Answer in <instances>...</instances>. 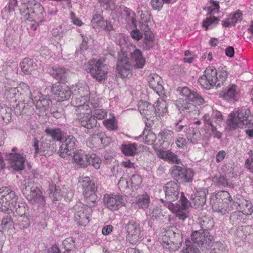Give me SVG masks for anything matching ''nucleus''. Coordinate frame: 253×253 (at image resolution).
I'll use <instances>...</instances> for the list:
<instances>
[{
    "instance_id": "nucleus-1",
    "label": "nucleus",
    "mask_w": 253,
    "mask_h": 253,
    "mask_svg": "<svg viewBox=\"0 0 253 253\" xmlns=\"http://www.w3.org/2000/svg\"><path fill=\"white\" fill-rule=\"evenodd\" d=\"M213 243V236L209 231H195L191 235V240L185 241L186 247H183V253H201L197 246L204 251L211 249Z\"/></svg>"
},
{
    "instance_id": "nucleus-2",
    "label": "nucleus",
    "mask_w": 253,
    "mask_h": 253,
    "mask_svg": "<svg viewBox=\"0 0 253 253\" xmlns=\"http://www.w3.org/2000/svg\"><path fill=\"white\" fill-rule=\"evenodd\" d=\"M177 91L186 99L192 102L195 105L188 102L182 99H178L175 103L176 107L181 114L187 115L196 111V105H200L204 103V99L197 92L191 90L188 87H179Z\"/></svg>"
},
{
    "instance_id": "nucleus-3",
    "label": "nucleus",
    "mask_w": 253,
    "mask_h": 253,
    "mask_svg": "<svg viewBox=\"0 0 253 253\" xmlns=\"http://www.w3.org/2000/svg\"><path fill=\"white\" fill-rule=\"evenodd\" d=\"M21 189L23 195L31 204L37 205L38 207L45 206V198L40 189L32 180L24 179L21 183Z\"/></svg>"
},
{
    "instance_id": "nucleus-4",
    "label": "nucleus",
    "mask_w": 253,
    "mask_h": 253,
    "mask_svg": "<svg viewBox=\"0 0 253 253\" xmlns=\"http://www.w3.org/2000/svg\"><path fill=\"white\" fill-rule=\"evenodd\" d=\"M205 126L204 137L207 139H210L212 136L218 139L222 137V133L217 130L216 126L214 123L219 124L223 119L221 113L218 111L213 112L211 116L209 114H205L202 118Z\"/></svg>"
},
{
    "instance_id": "nucleus-5",
    "label": "nucleus",
    "mask_w": 253,
    "mask_h": 253,
    "mask_svg": "<svg viewBox=\"0 0 253 253\" xmlns=\"http://www.w3.org/2000/svg\"><path fill=\"white\" fill-rule=\"evenodd\" d=\"M105 59L96 60L92 59L89 60L85 65V70L89 73L91 77L98 82L101 83L107 79L108 68L106 65L103 64Z\"/></svg>"
},
{
    "instance_id": "nucleus-6",
    "label": "nucleus",
    "mask_w": 253,
    "mask_h": 253,
    "mask_svg": "<svg viewBox=\"0 0 253 253\" xmlns=\"http://www.w3.org/2000/svg\"><path fill=\"white\" fill-rule=\"evenodd\" d=\"M249 113L247 110L243 109L231 113L226 121L229 130H234L238 127L243 128L250 124L248 120Z\"/></svg>"
},
{
    "instance_id": "nucleus-7",
    "label": "nucleus",
    "mask_w": 253,
    "mask_h": 253,
    "mask_svg": "<svg viewBox=\"0 0 253 253\" xmlns=\"http://www.w3.org/2000/svg\"><path fill=\"white\" fill-rule=\"evenodd\" d=\"M125 228L127 233L126 239L132 244H136L142 237V230L138 221L135 219H124Z\"/></svg>"
},
{
    "instance_id": "nucleus-8",
    "label": "nucleus",
    "mask_w": 253,
    "mask_h": 253,
    "mask_svg": "<svg viewBox=\"0 0 253 253\" xmlns=\"http://www.w3.org/2000/svg\"><path fill=\"white\" fill-rule=\"evenodd\" d=\"M217 72L213 66L208 67L204 74L199 78L198 82L203 88L210 89L214 86H219L217 81Z\"/></svg>"
},
{
    "instance_id": "nucleus-9",
    "label": "nucleus",
    "mask_w": 253,
    "mask_h": 253,
    "mask_svg": "<svg viewBox=\"0 0 253 253\" xmlns=\"http://www.w3.org/2000/svg\"><path fill=\"white\" fill-rule=\"evenodd\" d=\"M219 1L211 0V5L208 7V14L210 15L203 22V26L206 30L211 29L215 27L218 23L219 19L214 16L219 11Z\"/></svg>"
},
{
    "instance_id": "nucleus-10",
    "label": "nucleus",
    "mask_w": 253,
    "mask_h": 253,
    "mask_svg": "<svg viewBox=\"0 0 253 253\" xmlns=\"http://www.w3.org/2000/svg\"><path fill=\"white\" fill-rule=\"evenodd\" d=\"M127 54L121 50L118 54L117 69L119 74L123 78H127L130 74L132 65L128 63Z\"/></svg>"
},
{
    "instance_id": "nucleus-11",
    "label": "nucleus",
    "mask_w": 253,
    "mask_h": 253,
    "mask_svg": "<svg viewBox=\"0 0 253 253\" xmlns=\"http://www.w3.org/2000/svg\"><path fill=\"white\" fill-rule=\"evenodd\" d=\"M77 143V139L74 136H68L60 146L58 152L59 155L63 158H68L72 153H74Z\"/></svg>"
},
{
    "instance_id": "nucleus-12",
    "label": "nucleus",
    "mask_w": 253,
    "mask_h": 253,
    "mask_svg": "<svg viewBox=\"0 0 253 253\" xmlns=\"http://www.w3.org/2000/svg\"><path fill=\"white\" fill-rule=\"evenodd\" d=\"M25 19L29 21H34V22L42 23L46 21V14L44 8L40 3L36 4V6L31 12L26 13Z\"/></svg>"
},
{
    "instance_id": "nucleus-13",
    "label": "nucleus",
    "mask_w": 253,
    "mask_h": 253,
    "mask_svg": "<svg viewBox=\"0 0 253 253\" xmlns=\"http://www.w3.org/2000/svg\"><path fill=\"white\" fill-rule=\"evenodd\" d=\"M6 154L11 168L17 171L24 169L26 158L23 154L18 153H6Z\"/></svg>"
},
{
    "instance_id": "nucleus-14",
    "label": "nucleus",
    "mask_w": 253,
    "mask_h": 253,
    "mask_svg": "<svg viewBox=\"0 0 253 253\" xmlns=\"http://www.w3.org/2000/svg\"><path fill=\"white\" fill-rule=\"evenodd\" d=\"M104 202L111 211L117 210L125 205L123 197L119 194L106 195L104 197Z\"/></svg>"
},
{
    "instance_id": "nucleus-15",
    "label": "nucleus",
    "mask_w": 253,
    "mask_h": 253,
    "mask_svg": "<svg viewBox=\"0 0 253 253\" xmlns=\"http://www.w3.org/2000/svg\"><path fill=\"white\" fill-rule=\"evenodd\" d=\"M51 90L58 97L59 101L69 99L71 95L70 88L65 84L57 82L52 86Z\"/></svg>"
},
{
    "instance_id": "nucleus-16",
    "label": "nucleus",
    "mask_w": 253,
    "mask_h": 253,
    "mask_svg": "<svg viewBox=\"0 0 253 253\" xmlns=\"http://www.w3.org/2000/svg\"><path fill=\"white\" fill-rule=\"evenodd\" d=\"M48 73L52 78L62 84L67 82L70 70L64 67L54 66L48 69Z\"/></svg>"
},
{
    "instance_id": "nucleus-17",
    "label": "nucleus",
    "mask_w": 253,
    "mask_h": 253,
    "mask_svg": "<svg viewBox=\"0 0 253 253\" xmlns=\"http://www.w3.org/2000/svg\"><path fill=\"white\" fill-rule=\"evenodd\" d=\"M92 212V210L90 207H82L75 212V221L79 225L85 226L89 222Z\"/></svg>"
},
{
    "instance_id": "nucleus-18",
    "label": "nucleus",
    "mask_w": 253,
    "mask_h": 253,
    "mask_svg": "<svg viewBox=\"0 0 253 253\" xmlns=\"http://www.w3.org/2000/svg\"><path fill=\"white\" fill-rule=\"evenodd\" d=\"M73 163L80 168H85L89 165V154L81 149L76 150L73 153Z\"/></svg>"
},
{
    "instance_id": "nucleus-19",
    "label": "nucleus",
    "mask_w": 253,
    "mask_h": 253,
    "mask_svg": "<svg viewBox=\"0 0 253 253\" xmlns=\"http://www.w3.org/2000/svg\"><path fill=\"white\" fill-rule=\"evenodd\" d=\"M164 190L167 200H176L179 197L178 186L174 181L168 182L164 187Z\"/></svg>"
},
{
    "instance_id": "nucleus-20",
    "label": "nucleus",
    "mask_w": 253,
    "mask_h": 253,
    "mask_svg": "<svg viewBox=\"0 0 253 253\" xmlns=\"http://www.w3.org/2000/svg\"><path fill=\"white\" fill-rule=\"evenodd\" d=\"M240 89L234 84H230L225 88L220 93V96L228 101L237 100L239 96Z\"/></svg>"
},
{
    "instance_id": "nucleus-21",
    "label": "nucleus",
    "mask_w": 253,
    "mask_h": 253,
    "mask_svg": "<svg viewBox=\"0 0 253 253\" xmlns=\"http://www.w3.org/2000/svg\"><path fill=\"white\" fill-rule=\"evenodd\" d=\"M77 119L81 126L88 129L97 127L98 126L97 120L89 113H80Z\"/></svg>"
},
{
    "instance_id": "nucleus-22",
    "label": "nucleus",
    "mask_w": 253,
    "mask_h": 253,
    "mask_svg": "<svg viewBox=\"0 0 253 253\" xmlns=\"http://www.w3.org/2000/svg\"><path fill=\"white\" fill-rule=\"evenodd\" d=\"M208 193V190L207 189H199L197 190L193 198L191 196V199L192 204L195 208H200L203 207L206 202V195Z\"/></svg>"
},
{
    "instance_id": "nucleus-23",
    "label": "nucleus",
    "mask_w": 253,
    "mask_h": 253,
    "mask_svg": "<svg viewBox=\"0 0 253 253\" xmlns=\"http://www.w3.org/2000/svg\"><path fill=\"white\" fill-rule=\"evenodd\" d=\"M130 60L131 65L137 69L143 68L146 62L141 51L137 48H135L130 53Z\"/></svg>"
},
{
    "instance_id": "nucleus-24",
    "label": "nucleus",
    "mask_w": 253,
    "mask_h": 253,
    "mask_svg": "<svg viewBox=\"0 0 253 253\" xmlns=\"http://www.w3.org/2000/svg\"><path fill=\"white\" fill-rule=\"evenodd\" d=\"M179 198L181 204L178 207L177 211H175L174 213H175L176 217L179 219L184 220L187 216L186 213L183 211V210L187 209L191 205V202L185 197L183 192L181 193Z\"/></svg>"
},
{
    "instance_id": "nucleus-25",
    "label": "nucleus",
    "mask_w": 253,
    "mask_h": 253,
    "mask_svg": "<svg viewBox=\"0 0 253 253\" xmlns=\"http://www.w3.org/2000/svg\"><path fill=\"white\" fill-rule=\"evenodd\" d=\"M122 18L124 19L127 25L134 28L137 27L135 13L130 8L125 7L121 11Z\"/></svg>"
},
{
    "instance_id": "nucleus-26",
    "label": "nucleus",
    "mask_w": 253,
    "mask_h": 253,
    "mask_svg": "<svg viewBox=\"0 0 253 253\" xmlns=\"http://www.w3.org/2000/svg\"><path fill=\"white\" fill-rule=\"evenodd\" d=\"M80 184L83 187V195H87L88 194L95 192L96 187L94 183L92 182L89 177L86 176L82 178L79 181Z\"/></svg>"
},
{
    "instance_id": "nucleus-27",
    "label": "nucleus",
    "mask_w": 253,
    "mask_h": 253,
    "mask_svg": "<svg viewBox=\"0 0 253 253\" xmlns=\"http://www.w3.org/2000/svg\"><path fill=\"white\" fill-rule=\"evenodd\" d=\"M22 72L25 75H30L37 68V64L33 59L24 58L20 63Z\"/></svg>"
},
{
    "instance_id": "nucleus-28",
    "label": "nucleus",
    "mask_w": 253,
    "mask_h": 253,
    "mask_svg": "<svg viewBox=\"0 0 253 253\" xmlns=\"http://www.w3.org/2000/svg\"><path fill=\"white\" fill-rule=\"evenodd\" d=\"M0 193L2 194L0 197H4L5 201L9 203L11 206L15 204V201L17 200V197L15 193L8 187H2L0 188Z\"/></svg>"
},
{
    "instance_id": "nucleus-29",
    "label": "nucleus",
    "mask_w": 253,
    "mask_h": 253,
    "mask_svg": "<svg viewBox=\"0 0 253 253\" xmlns=\"http://www.w3.org/2000/svg\"><path fill=\"white\" fill-rule=\"evenodd\" d=\"M158 156L169 163L178 164L180 160L178 159L177 156L169 151L160 150L157 152Z\"/></svg>"
},
{
    "instance_id": "nucleus-30",
    "label": "nucleus",
    "mask_w": 253,
    "mask_h": 253,
    "mask_svg": "<svg viewBox=\"0 0 253 253\" xmlns=\"http://www.w3.org/2000/svg\"><path fill=\"white\" fill-rule=\"evenodd\" d=\"M21 8L19 9L21 14L25 18L26 15V13L31 12L36 4H39L36 0H21Z\"/></svg>"
},
{
    "instance_id": "nucleus-31",
    "label": "nucleus",
    "mask_w": 253,
    "mask_h": 253,
    "mask_svg": "<svg viewBox=\"0 0 253 253\" xmlns=\"http://www.w3.org/2000/svg\"><path fill=\"white\" fill-rule=\"evenodd\" d=\"M56 150L54 146V142L49 140H45L42 141L41 144V155H51Z\"/></svg>"
},
{
    "instance_id": "nucleus-32",
    "label": "nucleus",
    "mask_w": 253,
    "mask_h": 253,
    "mask_svg": "<svg viewBox=\"0 0 253 253\" xmlns=\"http://www.w3.org/2000/svg\"><path fill=\"white\" fill-rule=\"evenodd\" d=\"M122 153L126 156H134L138 150L137 145L135 143L123 144L121 146Z\"/></svg>"
},
{
    "instance_id": "nucleus-33",
    "label": "nucleus",
    "mask_w": 253,
    "mask_h": 253,
    "mask_svg": "<svg viewBox=\"0 0 253 253\" xmlns=\"http://www.w3.org/2000/svg\"><path fill=\"white\" fill-rule=\"evenodd\" d=\"M161 83V78L158 75H154L149 82L150 87L158 94L159 93H163L164 91V87Z\"/></svg>"
},
{
    "instance_id": "nucleus-34",
    "label": "nucleus",
    "mask_w": 253,
    "mask_h": 253,
    "mask_svg": "<svg viewBox=\"0 0 253 253\" xmlns=\"http://www.w3.org/2000/svg\"><path fill=\"white\" fill-rule=\"evenodd\" d=\"M198 223L201 228V230L202 231H208L209 229L212 228L214 225L213 219L207 216L199 217Z\"/></svg>"
},
{
    "instance_id": "nucleus-35",
    "label": "nucleus",
    "mask_w": 253,
    "mask_h": 253,
    "mask_svg": "<svg viewBox=\"0 0 253 253\" xmlns=\"http://www.w3.org/2000/svg\"><path fill=\"white\" fill-rule=\"evenodd\" d=\"M102 13L103 10L102 9L94 11L92 18L91 20V24L93 28L97 29L100 25L102 23L104 20Z\"/></svg>"
},
{
    "instance_id": "nucleus-36",
    "label": "nucleus",
    "mask_w": 253,
    "mask_h": 253,
    "mask_svg": "<svg viewBox=\"0 0 253 253\" xmlns=\"http://www.w3.org/2000/svg\"><path fill=\"white\" fill-rule=\"evenodd\" d=\"M150 202L149 195L145 193L141 195H139L136 200V204L138 206L139 209L144 210L148 209Z\"/></svg>"
},
{
    "instance_id": "nucleus-37",
    "label": "nucleus",
    "mask_w": 253,
    "mask_h": 253,
    "mask_svg": "<svg viewBox=\"0 0 253 253\" xmlns=\"http://www.w3.org/2000/svg\"><path fill=\"white\" fill-rule=\"evenodd\" d=\"M35 106L37 109L42 111H45L49 108V105L51 103V101L47 96H41L38 100H35Z\"/></svg>"
},
{
    "instance_id": "nucleus-38",
    "label": "nucleus",
    "mask_w": 253,
    "mask_h": 253,
    "mask_svg": "<svg viewBox=\"0 0 253 253\" xmlns=\"http://www.w3.org/2000/svg\"><path fill=\"white\" fill-rule=\"evenodd\" d=\"M45 132L54 141H60L63 138V134L60 128H46Z\"/></svg>"
},
{
    "instance_id": "nucleus-39",
    "label": "nucleus",
    "mask_w": 253,
    "mask_h": 253,
    "mask_svg": "<svg viewBox=\"0 0 253 253\" xmlns=\"http://www.w3.org/2000/svg\"><path fill=\"white\" fill-rule=\"evenodd\" d=\"M173 132L167 129L161 130L158 134V138H160V141H162L163 143H170L173 140Z\"/></svg>"
},
{
    "instance_id": "nucleus-40",
    "label": "nucleus",
    "mask_w": 253,
    "mask_h": 253,
    "mask_svg": "<svg viewBox=\"0 0 253 253\" xmlns=\"http://www.w3.org/2000/svg\"><path fill=\"white\" fill-rule=\"evenodd\" d=\"M104 135V132H100L97 134H93L89 138V142L88 145L91 148H98L99 147L101 144L102 141L101 139H102V136Z\"/></svg>"
},
{
    "instance_id": "nucleus-41",
    "label": "nucleus",
    "mask_w": 253,
    "mask_h": 253,
    "mask_svg": "<svg viewBox=\"0 0 253 253\" xmlns=\"http://www.w3.org/2000/svg\"><path fill=\"white\" fill-rule=\"evenodd\" d=\"M185 168L178 166H173L171 168V174L172 177L179 183L180 180H184L183 172Z\"/></svg>"
},
{
    "instance_id": "nucleus-42",
    "label": "nucleus",
    "mask_w": 253,
    "mask_h": 253,
    "mask_svg": "<svg viewBox=\"0 0 253 253\" xmlns=\"http://www.w3.org/2000/svg\"><path fill=\"white\" fill-rule=\"evenodd\" d=\"M168 103L166 101L161 99L158 100L154 106L156 114L163 116L168 112Z\"/></svg>"
},
{
    "instance_id": "nucleus-43",
    "label": "nucleus",
    "mask_w": 253,
    "mask_h": 253,
    "mask_svg": "<svg viewBox=\"0 0 253 253\" xmlns=\"http://www.w3.org/2000/svg\"><path fill=\"white\" fill-rule=\"evenodd\" d=\"M17 0H8V4L2 10L3 17H8V15L15 11V7L17 6Z\"/></svg>"
},
{
    "instance_id": "nucleus-44",
    "label": "nucleus",
    "mask_w": 253,
    "mask_h": 253,
    "mask_svg": "<svg viewBox=\"0 0 253 253\" xmlns=\"http://www.w3.org/2000/svg\"><path fill=\"white\" fill-rule=\"evenodd\" d=\"M174 130L177 132L183 131L186 133L189 129V126L187 125L186 120L184 118L176 120L174 123Z\"/></svg>"
},
{
    "instance_id": "nucleus-45",
    "label": "nucleus",
    "mask_w": 253,
    "mask_h": 253,
    "mask_svg": "<svg viewBox=\"0 0 253 253\" xmlns=\"http://www.w3.org/2000/svg\"><path fill=\"white\" fill-rule=\"evenodd\" d=\"M84 205L86 207H93L95 206L97 202V196L95 192L88 194L87 195H84Z\"/></svg>"
},
{
    "instance_id": "nucleus-46",
    "label": "nucleus",
    "mask_w": 253,
    "mask_h": 253,
    "mask_svg": "<svg viewBox=\"0 0 253 253\" xmlns=\"http://www.w3.org/2000/svg\"><path fill=\"white\" fill-rule=\"evenodd\" d=\"M240 210H243L244 214L251 215L253 213V204L250 201L243 199L241 204L238 205Z\"/></svg>"
},
{
    "instance_id": "nucleus-47",
    "label": "nucleus",
    "mask_w": 253,
    "mask_h": 253,
    "mask_svg": "<svg viewBox=\"0 0 253 253\" xmlns=\"http://www.w3.org/2000/svg\"><path fill=\"white\" fill-rule=\"evenodd\" d=\"M187 138L192 144L196 143L200 139V133L193 127H190L186 133Z\"/></svg>"
},
{
    "instance_id": "nucleus-48",
    "label": "nucleus",
    "mask_w": 253,
    "mask_h": 253,
    "mask_svg": "<svg viewBox=\"0 0 253 253\" xmlns=\"http://www.w3.org/2000/svg\"><path fill=\"white\" fill-rule=\"evenodd\" d=\"M154 35L144 36V41L141 43V47L145 50H149L154 46Z\"/></svg>"
},
{
    "instance_id": "nucleus-49",
    "label": "nucleus",
    "mask_w": 253,
    "mask_h": 253,
    "mask_svg": "<svg viewBox=\"0 0 253 253\" xmlns=\"http://www.w3.org/2000/svg\"><path fill=\"white\" fill-rule=\"evenodd\" d=\"M143 139L145 143L150 144L153 143L156 139V135L152 132L150 131V129L145 128L142 133Z\"/></svg>"
},
{
    "instance_id": "nucleus-50",
    "label": "nucleus",
    "mask_w": 253,
    "mask_h": 253,
    "mask_svg": "<svg viewBox=\"0 0 253 253\" xmlns=\"http://www.w3.org/2000/svg\"><path fill=\"white\" fill-rule=\"evenodd\" d=\"M49 197L53 201H58L61 197V189L56 185H52L50 186Z\"/></svg>"
},
{
    "instance_id": "nucleus-51",
    "label": "nucleus",
    "mask_w": 253,
    "mask_h": 253,
    "mask_svg": "<svg viewBox=\"0 0 253 253\" xmlns=\"http://www.w3.org/2000/svg\"><path fill=\"white\" fill-rule=\"evenodd\" d=\"M217 75L218 85L220 86L226 80L228 76V72L226 67H220Z\"/></svg>"
},
{
    "instance_id": "nucleus-52",
    "label": "nucleus",
    "mask_w": 253,
    "mask_h": 253,
    "mask_svg": "<svg viewBox=\"0 0 253 253\" xmlns=\"http://www.w3.org/2000/svg\"><path fill=\"white\" fill-rule=\"evenodd\" d=\"M77 93H78V94H77L75 95L79 96L83 98L84 103L88 101V95L90 94L88 86L85 85L78 88V92Z\"/></svg>"
},
{
    "instance_id": "nucleus-53",
    "label": "nucleus",
    "mask_w": 253,
    "mask_h": 253,
    "mask_svg": "<svg viewBox=\"0 0 253 253\" xmlns=\"http://www.w3.org/2000/svg\"><path fill=\"white\" fill-rule=\"evenodd\" d=\"M13 226L14 222L10 215H6L3 217L1 222V226L3 230L11 229Z\"/></svg>"
},
{
    "instance_id": "nucleus-54",
    "label": "nucleus",
    "mask_w": 253,
    "mask_h": 253,
    "mask_svg": "<svg viewBox=\"0 0 253 253\" xmlns=\"http://www.w3.org/2000/svg\"><path fill=\"white\" fill-rule=\"evenodd\" d=\"M99 31H103L107 34H109L110 32L114 30L113 24L110 20H104L102 23L97 28Z\"/></svg>"
},
{
    "instance_id": "nucleus-55",
    "label": "nucleus",
    "mask_w": 253,
    "mask_h": 253,
    "mask_svg": "<svg viewBox=\"0 0 253 253\" xmlns=\"http://www.w3.org/2000/svg\"><path fill=\"white\" fill-rule=\"evenodd\" d=\"M89 165H91L95 169H99L102 163V161L95 154H89L88 157Z\"/></svg>"
},
{
    "instance_id": "nucleus-56",
    "label": "nucleus",
    "mask_w": 253,
    "mask_h": 253,
    "mask_svg": "<svg viewBox=\"0 0 253 253\" xmlns=\"http://www.w3.org/2000/svg\"><path fill=\"white\" fill-rule=\"evenodd\" d=\"M141 20L140 22V29L144 32V36L146 35H154L153 33L150 31L149 27L147 23V19H144L142 17V14H140Z\"/></svg>"
},
{
    "instance_id": "nucleus-57",
    "label": "nucleus",
    "mask_w": 253,
    "mask_h": 253,
    "mask_svg": "<svg viewBox=\"0 0 253 253\" xmlns=\"http://www.w3.org/2000/svg\"><path fill=\"white\" fill-rule=\"evenodd\" d=\"M100 6L106 10H113L116 6V0H97Z\"/></svg>"
},
{
    "instance_id": "nucleus-58",
    "label": "nucleus",
    "mask_w": 253,
    "mask_h": 253,
    "mask_svg": "<svg viewBox=\"0 0 253 253\" xmlns=\"http://www.w3.org/2000/svg\"><path fill=\"white\" fill-rule=\"evenodd\" d=\"M167 237L169 238V242L175 243L178 241L177 238H180V235L179 233H176L174 231L169 229L166 232L164 236V239H166Z\"/></svg>"
},
{
    "instance_id": "nucleus-59",
    "label": "nucleus",
    "mask_w": 253,
    "mask_h": 253,
    "mask_svg": "<svg viewBox=\"0 0 253 253\" xmlns=\"http://www.w3.org/2000/svg\"><path fill=\"white\" fill-rule=\"evenodd\" d=\"M103 123L105 126L109 130H114L118 128L117 123L114 117L103 121Z\"/></svg>"
},
{
    "instance_id": "nucleus-60",
    "label": "nucleus",
    "mask_w": 253,
    "mask_h": 253,
    "mask_svg": "<svg viewBox=\"0 0 253 253\" xmlns=\"http://www.w3.org/2000/svg\"><path fill=\"white\" fill-rule=\"evenodd\" d=\"M185 171L183 172L184 180H180L179 183H185L187 182H191L193 181V177L194 174V172L191 169H188L185 168Z\"/></svg>"
},
{
    "instance_id": "nucleus-61",
    "label": "nucleus",
    "mask_w": 253,
    "mask_h": 253,
    "mask_svg": "<svg viewBox=\"0 0 253 253\" xmlns=\"http://www.w3.org/2000/svg\"><path fill=\"white\" fill-rule=\"evenodd\" d=\"M175 200H167L166 199L164 201L163 200H162L163 203H164V205L167 207L169 210L171 211L173 213L175 211H177L178 209V207L180 206V201L179 200L175 204L172 203V202L175 201Z\"/></svg>"
},
{
    "instance_id": "nucleus-62",
    "label": "nucleus",
    "mask_w": 253,
    "mask_h": 253,
    "mask_svg": "<svg viewBox=\"0 0 253 253\" xmlns=\"http://www.w3.org/2000/svg\"><path fill=\"white\" fill-rule=\"evenodd\" d=\"M75 240L72 237L65 239L62 242V246L66 251H71L75 248Z\"/></svg>"
},
{
    "instance_id": "nucleus-63",
    "label": "nucleus",
    "mask_w": 253,
    "mask_h": 253,
    "mask_svg": "<svg viewBox=\"0 0 253 253\" xmlns=\"http://www.w3.org/2000/svg\"><path fill=\"white\" fill-rule=\"evenodd\" d=\"M92 116L96 119L101 120L107 116V112L106 110L103 109H95L92 112Z\"/></svg>"
},
{
    "instance_id": "nucleus-64",
    "label": "nucleus",
    "mask_w": 253,
    "mask_h": 253,
    "mask_svg": "<svg viewBox=\"0 0 253 253\" xmlns=\"http://www.w3.org/2000/svg\"><path fill=\"white\" fill-rule=\"evenodd\" d=\"M18 220L20 227L22 229H26L30 225V219L27 216H20Z\"/></svg>"
}]
</instances>
